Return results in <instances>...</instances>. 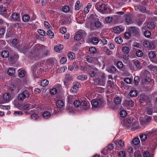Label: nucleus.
Here are the masks:
<instances>
[{"mask_svg":"<svg viewBox=\"0 0 157 157\" xmlns=\"http://www.w3.org/2000/svg\"><path fill=\"white\" fill-rule=\"evenodd\" d=\"M116 70V67L114 66H112L110 68L109 72L111 73H114Z\"/></svg>","mask_w":157,"mask_h":157,"instance_id":"nucleus-58","label":"nucleus"},{"mask_svg":"<svg viewBox=\"0 0 157 157\" xmlns=\"http://www.w3.org/2000/svg\"><path fill=\"white\" fill-rule=\"evenodd\" d=\"M25 72L24 70L20 71L19 72L18 76L19 77L22 78L25 76Z\"/></svg>","mask_w":157,"mask_h":157,"instance_id":"nucleus-43","label":"nucleus"},{"mask_svg":"<svg viewBox=\"0 0 157 157\" xmlns=\"http://www.w3.org/2000/svg\"><path fill=\"white\" fill-rule=\"evenodd\" d=\"M42 53V49L39 48L36 50L34 52V55L35 57L38 58H41V56H40Z\"/></svg>","mask_w":157,"mask_h":157,"instance_id":"nucleus-10","label":"nucleus"},{"mask_svg":"<svg viewBox=\"0 0 157 157\" xmlns=\"http://www.w3.org/2000/svg\"><path fill=\"white\" fill-rule=\"evenodd\" d=\"M68 57L70 59H74L75 57V54L73 52H70L68 53Z\"/></svg>","mask_w":157,"mask_h":157,"instance_id":"nucleus-26","label":"nucleus"},{"mask_svg":"<svg viewBox=\"0 0 157 157\" xmlns=\"http://www.w3.org/2000/svg\"><path fill=\"white\" fill-rule=\"evenodd\" d=\"M115 41L117 44H120L122 43L123 40L120 36L116 37L115 39Z\"/></svg>","mask_w":157,"mask_h":157,"instance_id":"nucleus-29","label":"nucleus"},{"mask_svg":"<svg viewBox=\"0 0 157 157\" xmlns=\"http://www.w3.org/2000/svg\"><path fill=\"white\" fill-rule=\"evenodd\" d=\"M127 105L130 107L133 106L134 105V102L132 100H128L127 102Z\"/></svg>","mask_w":157,"mask_h":157,"instance_id":"nucleus-60","label":"nucleus"},{"mask_svg":"<svg viewBox=\"0 0 157 157\" xmlns=\"http://www.w3.org/2000/svg\"><path fill=\"white\" fill-rule=\"evenodd\" d=\"M43 116L45 119H48L50 117L51 114L49 112L45 111L43 113Z\"/></svg>","mask_w":157,"mask_h":157,"instance_id":"nucleus-21","label":"nucleus"},{"mask_svg":"<svg viewBox=\"0 0 157 157\" xmlns=\"http://www.w3.org/2000/svg\"><path fill=\"white\" fill-rule=\"evenodd\" d=\"M89 51L91 53L94 54L96 52V49L94 47H92L89 48Z\"/></svg>","mask_w":157,"mask_h":157,"instance_id":"nucleus-45","label":"nucleus"},{"mask_svg":"<svg viewBox=\"0 0 157 157\" xmlns=\"http://www.w3.org/2000/svg\"><path fill=\"white\" fill-rule=\"evenodd\" d=\"M134 82L135 85H137L139 82V77L138 76H135L134 78Z\"/></svg>","mask_w":157,"mask_h":157,"instance_id":"nucleus-51","label":"nucleus"},{"mask_svg":"<svg viewBox=\"0 0 157 157\" xmlns=\"http://www.w3.org/2000/svg\"><path fill=\"white\" fill-rule=\"evenodd\" d=\"M119 155L120 157H124L125 156V153L124 152L121 151L119 152Z\"/></svg>","mask_w":157,"mask_h":157,"instance_id":"nucleus-63","label":"nucleus"},{"mask_svg":"<svg viewBox=\"0 0 157 157\" xmlns=\"http://www.w3.org/2000/svg\"><path fill=\"white\" fill-rule=\"evenodd\" d=\"M133 119L132 117H129L127 119V121L128 123L129 124L128 128H130L132 127L133 126V124L132 123L133 121Z\"/></svg>","mask_w":157,"mask_h":157,"instance_id":"nucleus-15","label":"nucleus"},{"mask_svg":"<svg viewBox=\"0 0 157 157\" xmlns=\"http://www.w3.org/2000/svg\"><path fill=\"white\" fill-rule=\"evenodd\" d=\"M94 25L96 27H100L101 25V23L99 21H97L94 23Z\"/></svg>","mask_w":157,"mask_h":157,"instance_id":"nucleus-59","label":"nucleus"},{"mask_svg":"<svg viewBox=\"0 0 157 157\" xmlns=\"http://www.w3.org/2000/svg\"><path fill=\"white\" fill-rule=\"evenodd\" d=\"M97 10L100 13H104L107 9V7L105 4H102L96 7Z\"/></svg>","mask_w":157,"mask_h":157,"instance_id":"nucleus-6","label":"nucleus"},{"mask_svg":"<svg viewBox=\"0 0 157 157\" xmlns=\"http://www.w3.org/2000/svg\"><path fill=\"white\" fill-rule=\"evenodd\" d=\"M94 58L91 55H87L86 56V61L90 63L93 60Z\"/></svg>","mask_w":157,"mask_h":157,"instance_id":"nucleus-42","label":"nucleus"},{"mask_svg":"<svg viewBox=\"0 0 157 157\" xmlns=\"http://www.w3.org/2000/svg\"><path fill=\"white\" fill-rule=\"evenodd\" d=\"M132 142L133 144L137 145L140 143V140L138 137H135L133 139Z\"/></svg>","mask_w":157,"mask_h":157,"instance_id":"nucleus-25","label":"nucleus"},{"mask_svg":"<svg viewBox=\"0 0 157 157\" xmlns=\"http://www.w3.org/2000/svg\"><path fill=\"white\" fill-rule=\"evenodd\" d=\"M73 104L75 107H78L80 105L81 102L78 100H76L74 101Z\"/></svg>","mask_w":157,"mask_h":157,"instance_id":"nucleus-47","label":"nucleus"},{"mask_svg":"<svg viewBox=\"0 0 157 157\" xmlns=\"http://www.w3.org/2000/svg\"><path fill=\"white\" fill-rule=\"evenodd\" d=\"M63 46L60 44L58 45H55L54 47V50L56 52H60L63 48Z\"/></svg>","mask_w":157,"mask_h":157,"instance_id":"nucleus-16","label":"nucleus"},{"mask_svg":"<svg viewBox=\"0 0 157 157\" xmlns=\"http://www.w3.org/2000/svg\"><path fill=\"white\" fill-rule=\"evenodd\" d=\"M39 67V65L36 64L32 67V72L33 75H35L34 76L37 77L39 76L38 75V69Z\"/></svg>","mask_w":157,"mask_h":157,"instance_id":"nucleus-4","label":"nucleus"},{"mask_svg":"<svg viewBox=\"0 0 157 157\" xmlns=\"http://www.w3.org/2000/svg\"><path fill=\"white\" fill-rule=\"evenodd\" d=\"M144 34L146 37L149 38L150 36L151 33L150 31H146L144 32Z\"/></svg>","mask_w":157,"mask_h":157,"instance_id":"nucleus-55","label":"nucleus"},{"mask_svg":"<svg viewBox=\"0 0 157 157\" xmlns=\"http://www.w3.org/2000/svg\"><path fill=\"white\" fill-rule=\"evenodd\" d=\"M130 94L131 97H134L136 96L137 92L134 90H132L130 92Z\"/></svg>","mask_w":157,"mask_h":157,"instance_id":"nucleus-44","label":"nucleus"},{"mask_svg":"<svg viewBox=\"0 0 157 157\" xmlns=\"http://www.w3.org/2000/svg\"><path fill=\"white\" fill-rule=\"evenodd\" d=\"M117 66L118 68H121L123 67V64L121 62L119 61L117 63Z\"/></svg>","mask_w":157,"mask_h":157,"instance_id":"nucleus-49","label":"nucleus"},{"mask_svg":"<svg viewBox=\"0 0 157 157\" xmlns=\"http://www.w3.org/2000/svg\"><path fill=\"white\" fill-rule=\"evenodd\" d=\"M18 43V41L17 39L15 38L13 39L12 41V44L14 47H16V45Z\"/></svg>","mask_w":157,"mask_h":157,"instance_id":"nucleus-38","label":"nucleus"},{"mask_svg":"<svg viewBox=\"0 0 157 157\" xmlns=\"http://www.w3.org/2000/svg\"><path fill=\"white\" fill-rule=\"evenodd\" d=\"M143 45L146 48H153L155 47L154 45L153 42L147 40L144 41Z\"/></svg>","mask_w":157,"mask_h":157,"instance_id":"nucleus-5","label":"nucleus"},{"mask_svg":"<svg viewBox=\"0 0 157 157\" xmlns=\"http://www.w3.org/2000/svg\"><path fill=\"white\" fill-rule=\"evenodd\" d=\"M6 12H7V9L4 8L2 5H0V14H3Z\"/></svg>","mask_w":157,"mask_h":157,"instance_id":"nucleus-23","label":"nucleus"},{"mask_svg":"<svg viewBox=\"0 0 157 157\" xmlns=\"http://www.w3.org/2000/svg\"><path fill=\"white\" fill-rule=\"evenodd\" d=\"M56 105L59 108H61L64 105V103L61 100H58L56 103Z\"/></svg>","mask_w":157,"mask_h":157,"instance_id":"nucleus-17","label":"nucleus"},{"mask_svg":"<svg viewBox=\"0 0 157 157\" xmlns=\"http://www.w3.org/2000/svg\"><path fill=\"white\" fill-rule=\"evenodd\" d=\"M12 19V21H18L20 20V16L17 13H14L11 15Z\"/></svg>","mask_w":157,"mask_h":157,"instance_id":"nucleus-11","label":"nucleus"},{"mask_svg":"<svg viewBox=\"0 0 157 157\" xmlns=\"http://www.w3.org/2000/svg\"><path fill=\"white\" fill-rule=\"evenodd\" d=\"M70 10V8L69 6H65L62 8V10L63 12L67 13Z\"/></svg>","mask_w":157,"mask_h":157,"instance_id":"nucleus-36","label":"nucleus"},{"mask_svg":"<svg viewBox=\"0 0 157 157\" xmlns=\"http://www.w3.org/2000/svg\"><path fill=\"white\" fill-rule=\"evenodd\" d=\"M122 50V52L125 54H128L129 51V49L127 47H123Z\"/></svg>","mask_w":157,"mask_h":157,"instance_id":"nucleus-33","label":"nucleus"},{"mask_svg":"<svg viewBox=\"0 0 157 157\" xmlns=\"http://www.w3.org/2000/svg\"><path fill=\"white\" fill-rule=\"evenodd\" d=\"M145 134L147 136L148 138L154 136V138L157 140V129H153L151 131H147Z\"/></svg>","mask_w":157,"mask_h":157,"instance_id":"nucleus-3","label":"nucleus"},{"mask_svg":"<svg viewBox=\"0 0 157 157\" xmlns=\"http://www.w3.org/2000/svg\"><path fill=\"white\" fill-rule=\"evenodd\" d=\"M124 81L127 84H129L132 82V79L130 78H124Z\"/></svg>","mask_w":157,"mask_h":157,"instance_id":"nucleus-50","label":"nucleus"},{"mask_svg":"<svg viewBox=\"0 0 157 157\" xmlns=\"http://www.w3.org/2000/svg\"><path fill=\"white\" fill-rule=\"evenodd\" d=\"M103 103L102 99H94L91 102L92 107L94 108L99 107Z\"/></svg>","mask_w":157,"mask_h":157,"instance_id":"nucleus-1","label":"nucleus"},{"mask_svg":"<svg viewBox=\"0 0 157 157\" xmlns=\"http://www.w3.org/2000/svg\"><path fill=\"white\" fill-rule=\"evenodd\" d=\"M149 56L150 58H153L156 56L155 52L154 51H151L149 53Z\"/></svg>","mask_w":157,"mask_h":157,"instance_id":"nucleus-32","label":"nucleus"},{"mask_svg":"<svg viewBox=\"0 0 157 157\" xmlns=\"http://www.w3.org/2000/svg\"><path fill=\"white\" fill-rule=\"evenodd\" d=\"M57 92V90L55 88H53L50 90V93L52 95L55 94Z\"/></svg>","mask_w":157,"mask_h":157,"instance_id":"nucleus-52","label":"nucleus"},{"mask_svg":"<svg viewBox=\"0 0 157 157\" xmlns=\"http://www.w3.org/2000/svg\"><path fill=\"white\" fill-rule=\"evenodd\" d=\"M125 22L127 24L132 23L131 18L129 17H127L125 18Z\"/></svg>","mask_w":157,"mask_h":157,"instance_id":"nucleus-34","label":"nucleus"},{"mask_svg":"<svg viewBox=\"0 0 157 157\" xmlns=\"http://www.w3.org/2000/svg\"><path fill=\"white\" fill-rule=\"evenodd\" d=\"M73 86L77 88H80L81 86L80 83L77 82H73Z\"/></svg>","mask_w":157,"mask_h":157,"instance_id":"nucleus-54","label":"nucleus"},{"mask_svg":"<svg viewBox=\"0 0 157 157\" xmlns=\"http://www.w3.org/2000/svg\"><path fill=\"white\" fill-rule=\"evenodd\" d=\"M7 73L10 76H13L15 73V70L13 67L10 68L8 70Z\"/></svg>","mask_w":157,"mask_h":157,"instance_id":"nucleus-14","label":"nucleus"},{"mask_svg":"<svg viewBox=\"0 0 157 157\" xmlns=\"http://www.w3.org/2000/svg\"><path fill=\"white\" fill-rule=\"evenodd\" d=\"M80 105L84 107L83 109L84 110H87L90 107V103L84 100L81 101Z\"/></svg>","mask_w":157,"mask_h":157,"instance_id":"nucleus-8","label":"nucleus"},{"mask_svg":"<svg viewBox=\"0 0 157 157\" xmlns=\"http://www.w3.org/2000/svg\"><path fill=\"white\" fill-rule=\"evenodd\" d=\"M74 96L71 95H68L67 98L68 102L69 103H71L73 101Z\"/></svg>","mask_w":157,"mask_h":157,"instance_id":"nucleus-39","label":"nucleus"},{"mask_svg":"<svg viewBox=\"0 0 157 157\" xmlns=\"http://www.w3.org/2000/svg\"><path fill=\"white\" fill-rule=\"evenodd\" d=\"M134 64L136 67L137 70H139L142 68L140 63L138 60L135 61L134 62Z\"/></svg>","mask_w":157,"mask_h":157,"instance_id":"nucleus-19","label":"nucleus"},{"mask_svg":"<svg viewBox=\"0 0 157 157\" xmlns=\"http://www.w3.org/2000/svg\"><path fill=\"white\" fill-rule=\"evenodd\" d=\"M3 98L5 102H8L11 99V97L9 94L6 93L3 96Z\"/></svg>","mask_w":157,"mask_h":157,"instance_id":"nucleus-13","label":"nucleus"},{"mask_svg":"<svg viewBox=\"0 0 157 157\" xmlns=\"http://www.w3.org/2000/svg\"><path fill=\"white\" fill-rule=\"evenodd\" d=\"M98 42V40L97 38L94 37L92 40V43L95 45L97 44Z\"/></svg>","mask_w":157,"mask_h":157,"instance_id":"nucleus-46","label":"nucleus"},{"mask_svg":"<svg viewBox=\"0 0 157 157\" xmlns=\"http://www.w3.org/2000/svg\"><path fill=\"white\" fill-rule=\"evenodd\" d=\"M33 107L31 104H25L22 106V109L25 110H29Z\"/></svg>","mask_w":157,"mask_h":157,"instance_id":"nucleus-20","label":"nucleus"},{"mask_svg":"<svg viewBox=\"0 0 157 157\" xmlns=\"http://www.w3.org/2000/svg\"><path fill=\"white\" fill-rule=\"evenodd\" d=\"M67 60V58L65 57H62L60 60L61 63L63 64L66 63Z\"/></svg>","mask_w":157,"mask_h":157,"instance_id":"nucleus-57","label":"nucleus"},{"mask_svg":"<svg viewBox=\"0 0 157 157\" xmlns=\"http://www.w3.org/2000/svg\"><path fill=\"white\" fill-rule=\"evenodd\" d=\"M22 19L24 22H27L30 19V17L28 15L25 14L23 16Z\"/></svg>","mask_w":157,"mask_h":157,"instance_id":"nucleus-30","label":"nucleus"},{"mask_svg":"<svg viewBox=\"0 0 157 157\" xmlns=\"http://www.w3.org/2000/svg\"><path fill=\"white\" fill-rule=\"evenodd\" d=\"M60 32L62 34L65 33L67 32V29L65 27H62L60 29Z\"/></svg>","mask_w":157,"mask_h":157,"instance_id":"nucleus-53","label":"nucleus"},{"mask_svg":"<svg viewBox=\"0 0 157 157\" xmlns=\"http://www.w3.org/2000/svg\"><path fill=\"white\" fill-rule=\"evenodd\" d=\"M9 55V52L6 50H4L1 53V56L2 57L4 58H7Z\"/></svg>","mask_w":157,"mask_h":157,"instance_id":"nucleus-22","label":"nucleus"},{"mask_svg":"<svg viewBox=\"0 0 157 157\" xmlns=\"http://www.w3.org/2000/svg\"><path fill=\"white\" fill-rule=\"evenodd\" d=\"M151 119L152 118L151 117L147 116L145 117L144 120L145 122H149L151 121Z\"/></svg>","mask_w":157,"mask_h":157,"instance_id":"nucleus-61","label":"nucleus"},{"mask_svg":"<svg viewBox=\"0 0 157 157\" xmlns=\"http://www.w3.org/2000/svg\"><path fill=\"white\" fill-rule=\"evenodd\" d=\"M121 117H124L126 116L127 115V113L125 110H122L121 111L120 113Z\"/></svg>","mask_w":157,"mask_h":157,"instance_id":"nucleus-41","label":"nucleus"},{"mask_svg":"<svg viewBox=\"0 0 157 157\" xmlns=\"http://www.w3.org/2000/svg\"><path fill=\"white\" fill-rule=\"evenodd\" d=\"M136 54V56L138 57H140L142 56L143 55L142 52L140 50L137 51Z\"/></svg>","mask_w":157,"mask_h":157,"instance_id":"nucleus-48","label":"nucleus"},{"mask_svg":"<svg viewBox=\"0 0 157 157\" xmlns=\"http://www.w3.org/2000/svg\"><path fill=\"white\" fill-rule=\"evenodd\" d=\"M121 99L120 98L117 97L114 99V102L116 105H119L121 104Z\"/></svg>","mask_w":157,"mask_h":157,"instance_id":"nucleus-24","label":"nucleus"},{"mask_svg":"<svg viewBox=\"0 0 157 157\" xmlns=\"http://www.w3.org/2000/svg\"><path fill=\"white\" fill-rule=\"evenodd\" d=\"M37 32L40 35L42 36H44L45 34V32L43 30L38 29Z\"/></svg>","mask_w":157,"mask_h":157,"instance_id":"nucleus-56","label":"nucleus"},{"mask_svg":"<svg viewBox=\"0 0 157 157\" xmlns=\"http://www.w3.org/2000/svg\"><path fill=\"white\" fill-rule=\"evenodd\" d=\"M48 80L46 79H44L41 82L40 85L43 86H45L48 84Z\"/></svg>","mask_w":157,"mask_h":157,"instance_id":"nucleus-31","label":"nucleus"},{"mask_svg":"<svg viewBox=\"0 0 157 157\" xmlns=\"http://www.w3.org/2000/svg\"><path fill=\"white\" fill-rule=\"evenodd\" d=\"M112 18L110 17H108L105 18V21L108 23H110L112 21Z\"/></svg>","mask_w":157,"mask_h":157,"instance_id":"nucleus-62","label":"nucleus"},{"mask_svg":"<svg viewBox=\"0 0 157 157\" xmlns=\"http://www.w3.org/2000/svg\"><path fill=\"white\" fill-rule=\"evenodd\" d=\"M123 30V29L118 26L115 27L113 29L114 32L118 34L120 33Z\"/></svg>","mask_w":157,"mask_h":157,"instance_id":"nucleus-12","label":"nucleus"},{"mask_svg":"<svg viewBox=\"0 0 157 157\" xmlns=\"http://www.w3.org/2000/svg\"><path fill=\"white\" fill-rule=\"evenodd\" d=\"M50 51L49 50H46L44 51L42 49V55L40 56H41V58L43 57L46 56L50 54Z\"/></svg>","mask_w":157,"mask_h":157,"instance_id":"nucleus-18","label":"nucleus"},{"mask_svg":"<svg viewBox=\"0 0 157 157\" xmlns=\"http://www.w3.org/2000/svg\"><path fill=\"white\" fill-rule=\"evenodd\" d=\"M85 35V33L84 31L79 32L75 36L74 39L76 40L79 41Z\"/></svg>","mask_w":157,"mask_h":157,"instance_id":"nucleus-7","label":"nucleus"},{"mask_svg":"<svg viewBox=\"0 0 157 157\" xmlns=\"http://www.w3.org/2000/svg\"><path fill=\"white\" fill-rule=\"evenodd\" d=\"M134 157H142L141 154L139 152H135L134 153Z\"/></svg>","mask_w":157,"mask_h":157,"instance_id":"nucleus-64","label":"nucleus"},{"mask_svg":"<svg viewBox=\"0 0 157 157\" xmlns=\"http://www.w3.org/2000/svg\"><path fill=\"white\" fill-rule=\"evenodd\" d=\"M87 78V76L84 75H80L77 77V79L81 80H86Z\"/></svg>","mask_w":157,"mask_h":157,"instance_id":"nucleus-27","label":"nucleus"},{"mask_svg":"<svg viewBox=\"0 0 157 157\" xmlns=\"http://www.w3.org/2000/svg\"><path fill=\"white\" fill-rule=\"evenodd\" d=\"M47 34L48 36L51 38H52L54 36V33L50 30H49L47 31Z\"/></svg>","mask_w":157,"mask_h":157,"instance_id":"nucleus-37","label":"nucleus"},{"mask_svg":"<svg viewBox=\"0 0 157 157\" xmlns=\"http://www.w3.org/2000/svg\"><path fill=\"white\" fill-rule=\"evenodd\" d=\"M80 3V2L79 1H77L76 2L75 4V10H79V9H80V6H79Z\"/></svg>","mask_w":157,"mask_h":157,"instance_id":"nucleus-35","label":"nucleus"},{"mask_svg":"<svg viewBox=\"0 0 157 157\" xmlns=\"http://www.w3.org/2000/svg\"><path fill=\"white\" fill-rule=\"evenodd\" d=\"M140 137L141 141H145L147 138V135L145 134H140Z\"/></svg>","mask_w":157,"mask_h":157,"instance_id":"nucleus-28","label":"nucleus"},{"mask_svg":"<svg viewBox=\"0 0 157 157\" xmlns=\"http://www.w3.org/2000/svg\"><path fill=\"white\" fill-rule=\"evenodd\" d=\"M153 109L152 108H147L146 110L147 113L149 115H151L153 113Z\"/></svg>","mask_w":157,"mask_h":157,"instance_id":"nucleus-40","label":"nucleus"},{"mask_svg":"<svg viewBox=\"0 0 157 157\" xmlns=\"http://www.w3.org/2000/svg\"><path fill=\"white\" fill-rule=\"evenodd\" d=\"M128 30L131 34H136L139 32V29L136 27H132L129 28Z\"/></svg>","mask_w":157,"mask_h":157,"instance_id":"nucleus-9","label":"nucleus"},{"mask_svg":"<svg viewBox=\"0 0 157 157\" xmlns=\"http://www.w3.org/2000/svg\"><path fill=\"white\" fill-rule=\"evenodd\" d=\"M29 96V94L27 90H25L22 93L18 94V99L21 101H22L26 98H28Z\"/></svg>","mask_w":157,"mask_h":157,"instance_id":"nucleus-2","label":"nucleus"}]
</instances>
